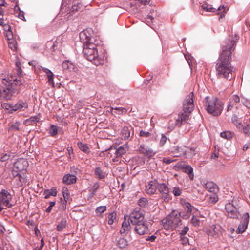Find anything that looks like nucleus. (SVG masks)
Here are the masks:
<instances>
[{
	"label": "nucleus",
	"mask_w": 250,
	"mask_h": 250,
	"mask_svg": "<svg viewBox=\"0 0 250 250\" xmlns=\"http://www.w3.org/2000/svg\"><path fill=\"white\" fill-rule=\"evenodd\" d=\"M235 42L229 40L222 47V52L216 65L218 78L231 80L234 76V68L231 66V54L234 50Z\"/></svg>",
	"instance_id": "f257e3e1"
},
{
	"label": "nucleus",
	"mask_w": 250,
	"mask_h": 250,
	"mask_svg": "<svg viewBox=\"0 0 250 250\" xmlns=\"http://www.w3.org/2000/svg\"><path fill=\"white\" fill-rule=\"evenodd\" d=\"M16 69L8 79L3 78L2 83L5 85V88L0 89V99L9 100L16 96L19 93L18 86L23 83L21 78L22 70L21 64L19 61L15 62Z\"/></svg>",
	"instance_id": "f03ea898"
},
{
	"label": "nucleus",
	"mask_w": 250,
	"mask_h": 250,
	"mask_svg": "<svg viewBox=\"0 0 250 250\" xmlns=\"http://www.w3.org/2000/svg\"><path fill=\"white\" fill-rule=\"evenodd\" d=\"M91 31L90 29L81 32L80 39L83 43V52L85 58L90 61H93L95 65H98L103 63V60L99 56L95 44L93 43L95 39L90 33Z\"/></svg>",
	"instance_id": "7ed1b4c3"
},
{
	"label": "nucleus",
	"mask_w": 250,
	"mask_h": 250,
	"mask_svg": "<svg viewBox=\"0 0 250 250\" xmlns=\"http://www.w3.org/2000/svg\"><path fill=\"white\" fill-rule=\"evenodd\" d=\"M193 96V93L191 92L186 97L183 102V111L179 114L178 118L175 121L176 126H180L188 121L190 114L194 108Z\"/></svg>",
	"instance_id": "20e7f679"
},
{
	"label": "nucleus",
	"mask_w": 250,
	"mask_h": 250,
	"mask_svg": "<svg viewBox=\"0 0 250 250\" xmlns=\"http://www.w3.org/2000/svg\"><path fill=\"white\" fill-rule=\"evenodd\" d=\"M205 107L207 111L213 116L221 114L223 109V103L216 97H206L204 99Z\"/></svg>",
	"instance_id": "39448f33"
},
{
	"label": "nucleus",
	"mask_w": 250,
	"mask_h": 250,
	"mask_svg": "<svg viewBox=\"0 0 250 250\" xmlns=\"http://www.w3.org/2000/svg\"><path fill=\"white\" fill-rule=\"evenodd\" d=\"M182 215L178 211H172L168 216L162 220L163 226L166 230H173L182 225Z\"/></svg>",
	"instance_id": "423d86ee"
},
{
	"label": "nucleus",
	"mask_w": 250,
	"mask_h": 250,
	"mask_svg": "<svg viewBox=\"0 0 250 250\" xmlns=\"http://www.w3.org/2000/svg\"><path fill=\"white\" fill-rule=\"evenodd\" d=\"M144 219L145 214L143 210L138 208H134L131 211L128 218L133 225L143 221Z\"/></svg>",
	"instance_id": "0eeeda50"
},
{
	"label": "nucleus",
	"mask_w": 250,
	"mask_h": 250,
	"mask_svg": "<svg viewBox=\"0 0 250 250\" xmlns=\"http://www.w3.org/2000/svg\"><path fill=\"white\" fill-rule=\"evenodd\" d=\"M239 207L234 206L232 203H228L225 206V210L228 216L232 218H238L240 213L238 211Z\"/></svg>",
	"instance_id": "6e6552de"
},
{
	"label": "nucleus",
	"mask_w": 250,
	"mask_h": 250,
	"mask_svg": "<svg viewBox=\"0 0 250 250\" xmlns=\"http://www.w3.org/2000/svg\"><path fill=\"white\" fill-rule=\"evenodd\" d=\"M223 232V229L220 225H213L206 229L208 235L214 237H219Z\"/></svg>",
	"instance_id": "1a4fd4ad"
},
{
	"label": "nucleus",
	"mask_w": 250,
	"mask_h": 250,
	"mask_svg": "<svg viewBox=\"0 0 250 250\" xmlns=\"http://www.w3.org/2000/svg\"><path fill=\"white\" fill-rule=\"evenodd\" d=\"M12 198V195L7 190L2 189L0 192V202L8 208H11L13 206V205L10 203Z\"/></svg>",
	"instance_id": "9d476101"
},
{
	"label": "nucleus",
	"mask_w": 250,
	"mask_h": 250,
	"mask_svg": "<svg viewBox=\"0 0 250 250\" xmlns=\"http://www.w3.org/2000/svg\"><path fill=\"white\" fill-rule=\"evenodd\" d=\"M134 225H135L134 230L139 235H144L149 232L148 225L146 221H143Z\"/></svg>",
	"instance_id": "9b49d317"
},
{
	"label": "nucleus",
	"mask_w": 250,
	"mask_h": 250,
	"mask_svg": "<svg viewBox=\"0 0 250 250\" xmlns=\"http://www.w3.org/2000/svg\"><path fill=\"white\" fill-rule=\"evenodd\" d=\"M240 104V99L237 95H232L229 100L227 108V112L232 111L234 109L238 108Z\"/></svg>",
	"instance_id": "f8f14e48"
},
{
	"label": "nucleus",
	"mask_w": 250,
	"mask_h": 250,
	"mask_svg": "<svg viewBox=\"0 0 250 250\" xmlns=\"http://www.w3.org/2000/svg\"><path fill=\"white\" fill-rule=\"evenodd\" d=\"M202 9L207 12H215L216 11H220L218 14H220V18H222L225 16V8L224 6H219L217 9L213 7L211 5H209L207 3H203L201 5Z\"/></svg>",
	"instance_id": "ddd939ff"
},
{
	"label": "nucleus",
	"mask_w": 250,
	"mask_h": 250,
	"mask_svg": "<svg viewBox=\"0 0 250 250\" xmlns=\"http://www.w3.org/2000/svg\"><path fill=\"white\" fill-rule=\"evenodd\" d=\"M181 204L182 205L185 210L187 211L186 213L184 212H180L179 213L182 215V217L184 219H188L190 217L192 210V207L191 204L185 200L181 201Z\"/></svg>",
	"instance_id": "4468645a"
},
{
	"label": "nucleus",
	"mask_w": 250,
	"mask_h": 250,
	"mask_svg": "<svg viewBox=\"0 0 250 250\" xmlns=\"http://www.w3.org/2000/svg\"><path fill=\"white\" fill-rule=\"evenodd\" d=\"M249 215L248 213H245L243 215V220L239 225L236 233L240 234L245 231L247 228L249 222Z\"/></svg>",
	"instance_id": "2eb2a0df"
},
{
	"label": "nucleus",
	"mask_w": 250,
	"mask_h": 250,
	"mask_svg": "<svg viewBox=\"0 0 250 250\" xmlns=\"http://www.w3.org/2000/svg\"><path fill=\"white\" fill-rule=\"evenodd\" d=\"M158 187V182L156 180L150 181L146 186V191L150 195L155 193Z\"/></svg>",
	"instance_id": "dca6fc26"
},
{
	"label": "nucleus",
	"mask_w": 250,
	"mask_h": 250,
	"mask_svg": "<svg viewBox=\"0 0 250 250\" xmlns=\"http://www.w3.org/2000/svg\"><path fill=\"white\" fill-rule=\"evenodd\" d=\"M28 166V161L23 158L20 159L15 163V167L20 171L26 169Z\"/></svg>",
	"instance_id": "f3484780"
},
{
	"label": "nucleus",
	"mask_w": 250,
	"mask_h": 250,
	"mask_svg": "<svg viewBox=\"0 0 250 250\" xmlns=\"http://www.w3.org/2000/svg\"><path fill=\"white\" fill-rule=\"evenodd\" d=\"M28 107V104L26 102L20 100L15 104H13V109L12 110L14 111L18 110H24Z\"/></svg>",
	"instance_id": "a211bd4d"
},
{
	"label": "nucleus",
	"mask_w": 250,
	"mask_h": 250,
	"mask_svg": "<svg viewBox=\"0 0 250 250\" xmlns=\"http://www.w3.org/2000/svg\"><path fill=\"white\" fill-rule=\"evenodd\" d=\"M181 168L184 172L188 175L190 180H192L194 178V173L193 168L189 165L184 164L182 165Z\"/></svg>",
	"instance_id": "6ab92c4d"
},
{
	"label": "nucleus",
	"mask_w": 250,
	"mask_h": 250,
	"mask_svg": "<svg viewBox=\"0 0 250 250\" xmlns=\"http://www.w3.org/2000/svg\"><path fill=\"white\" fill-rule=\"evenodd\" d=\"M128 150L127 145L125 144L120 146L116 149L114 154L116 157H120L125 154Z\"/></svg>",
	"instance_id": "aec40b11"
},
{
	"label": "nucleus",
	"mask_w": 250,
	"mask_h": 250,
	"mask_svg": "<svg viewBox=\"0 0 250 250\" xmlns=\"http://www.w3.org/2000/svg\"><path fill=\"white\" fill-rule=\"evenodd\" d=\"M127 217H128L127 215L124 216L125 220L123 222L122 228L120 230V232L122 234L126 233L130 230L131 228L129 221H126Z\"/></svg>",
	"instance_id": "412c9836"
},
{
	"label": "nucleus",
	"mask_w": 250,
	"mask_h": 250,
	"mask_svg": "<svg viewBox=\"0 0 250 250\" xmlns=\"http://www.w3.org/2000/svg\"><path fill=\"white\" fill-rule=\"evenodd\" d=\"M62 67L64 69H67L70 71H75L76 69L75 65L68 60L63 62Z\"/></svg>",
	"instance_id": "4be33fe9"
},
{
	"label": "nucleus",
	"mask_w": 250,
	"mask_h": 250,
	"mask_svg": "<svg viewBox=\"0 0 250 250\" xmlns=\"http://www.w3.org/2000/svg\"><path fill=\"white\" fill-rule=\"evenodd\" d=\"M76 177L75 175L68 174L64 176L63 182L67 185H70L76 182Z\"/></svg>",
	"instance_id": "5701e85b"
},
{
	"label": "nucleus",
	"mask_w": 250,
	"mask_h": 250,
	"mask_svg": "<svg viewBox=\"0 0 250 250\" xmlns=\"http://www.w3.org/2000/svg\"><path fill=\"white\" fill-rule=\"evenodd\" d=\"M110 112L113 115L116 114H124L127 112V110L122 107H110Z\"/></svg>",
	"instance_id": "b1692460"
},
{
	"label": "nucleus",
	"mask_w": 250,
	"mask_h": 250,
	"mask_svg": "<svg viewBox=\"0 0 250 250\" xmlns=\"http://www.w3.org/2000/svg\"><path fill=\"white\" fill-rule=\"evenodd\" d=\"M161 194L169 193V190L168 187L166 184L158 183L157 188Z\"/></svg>",
	"instance_id": "393cba45"
},
{
	"label": "nucleus",
	"mask_w": 250,
	"mask_h": 250,
	"mask_svg": "<svg viewBox=\"0 0 250 250\" xmlns=\"http://www.w3.org/2000/svg\"><path fill=\"white\" fill-rule=\"evenodd\" d=\"M42 70L45 72L47 76L48 81L50 84H54V77L53 73L48 69L42 67Z\"/></svg>",
	"instance_id": "a878e982"
},
{
	"label": "nucleus",
	"mask_w": 250,
	"mask_h": 250,
	"mask_svg": "<svg viewBox=\"0 0 250 250\" xmlns=\"http://www.w3.org/2000/svg\"><path fill=\"white\" fill-rule=\"evenodd\" d=\"M204 188L210 192H215L217 190L216 185L213 183L210 182L205 184Z\"/></svg>",
	"instance_id": "bb28decb"
},
{
	"label": "nucleus",
	"mask_w": 250,
	"mask_h": 250,
	"mask_svg": "<svg viewBox=\"0 0 250 250\" xmlns=\"http://www.w3.org/2000/svg\"><path fill=\"white\" fill-rule=\"evenodd\" d=\"M231 122L235 125L238 129H239L242 125L241 119L239 118L235 114H233L232 115L231 118Z\"/></svg>",
	"instance_id": "cd10ccee"
},
{
	"label": "nucleus",
	"mask_w": 250,
	"mask_h": 250,
	"mask_svg": "<svg viewBox=\"0 0 250 250\" xmlns=\"http://www.w3.org/2000/svg\"><path fill=\"white\" fill-rule=\"evenodd\" d=\"M238 130L247 135H250V124L246 125H242Z\"/></svg>",
	"instance_id": "c85d7f7f"
},
{
	"label": "nucleus",
	"mask_w": 250,
	"mask_h": 250,
	"mask_svg": "<svg viewBox=\"0 0 250 250\" xmlns=\"http://www.w3.org/2000/svg\"><path fill=\"white\" fill-rule=\"evenodd\" d=\"M44 195L46 199L48 198L51 195L56 196L57 195V191L55 189L46 190L44 192Z\"/></svg>",
	"instance_id": "c756f323"
},
{
	"label": "nucleus",
	"mask_w": 250,
	"mask_h": 250,
	"mask_svg": "<svg viewBox=\"0 0 250 250\" xmlns=\"http://www.w3.org/2000/svg\"><path fill=\"white\" fill-rule=\"evenodd\" d=\"M77 145L81 150L86 153H89L90 150L87 145L83 144L81 142H78Z\"/></svg>",
	"instance_id": "7c9ffc66"
},
{
	"label": "nucleus",
	"mask_w": 250,
	"mask_h": 250,
	"mask_svg": "<svg viewBox=\"0 0 250 250\" xmlns=\"http://www.w3.org/2000/svg\"><path fill=\"white\" fill-rule=\"evenodd\" d=\"M66 222L65 219H62L57 226V230L59 231H62L66 227Z\"/></svg>",
	"instance_id": "2f4dec72"
},
{
	"label": "nucleus",
	"mask_w": 250,
	"mask_h": 250,
	"mask_svg": "<svg viewBox=\"0 0 250 250\" xmlns=\"http://www.w3.org/2000/svg\"><path fill=\"white\" fill-rule=\"evenodd\" d=\"M58 131V126L54 125H52L49 130V133L51 136H55L57 135Z\"/></svg>",
	"instance_id": "473e14b6"
},
{
	"label": "nucleus",
	"mask_w": 250,
	"mask_h": 250,
	"mask_svg": "<svg viewBox=\"0 0 250 250\" xmlns=\"http://www.w3.org/2000/svg\"><path fill=\"white\" fill-rule=\"evenodd\" d=\"M117 245L119 248H125L127 245V241L124 238H120L118 241Z\"/></svg>",
	"instance_id": "72a5a7b5"
},
{
	"label": "nucleus",
	"mask_w": 250,
	"mask_h": 250,
	"mask_svg": "<svg viewBox=\"0 0 250 250\" xmlns=\"http://www.w3.org/2000/svg\"><path fill=\"white\" fill-rule=\"evenodd\" d=\"M116 218V213L115 212H111L108 216V224L112 225Z\"/></svg>",
	"instance_id": "f704fd0d"
},
{
	"label": "nucleus",
	"mask_w": 250,
	"mask_h": 250,
	"mask_svg": "<svg viewBox=\"0 0 250 250\" xmlns=\"http://www.w3.org/2000/svg\"><path fill=\"white\" fill-rule=\"evenodd\" d=\"M95 173L96 176H98L99 179H103L105 175L102 171L100 167H96L95 170Z\"/></svg>",
	"instance_id": "c9c22d12"
},
{
	"label": "nucleus",
	"mask_w": 250,
	"mask_h": 250,
	"mask_svg": "<svg viewBox=\"0 0 250 250\" xmlns=\"http://www.w3.org/2000/svg\"><path fill=\"white\" fill-rule=\"evenodd\" d=\"M122 133L125 139H128L130 136V131L127 127H123Z\"/></svg>",
	"instance_id": "e433bc0d"
},
{
	"label": "nucleus",
	"mask_w": 250,
	"mask_h": 250,
	"mask_svg": "<svg viewBox=\"0 0 250 250\" xmlns=\"http://www.w3.org/2000/svg\"><path fill=\"white\" fill-rule=\"evenodd\" d=\"M182 192V189L179 187H174L173 188L172 193L175 196H180Z\"/></svg>",
	"instance_id": "4c0bfd02"
},
{
	"label": "nucleus",
	"mask_w": 250,
	"mask_h": 250,
	"mask_svg": "<svg viewBox=\"0 0 250 250\" xmlns=\"http://www.w3.org/2000/svg\"><path fill=\"white\" fill-rule=\"evenodd\" d=\"M185 154L188 156H191L195 154V149L194 148H187L185 151Z\"/></svg>",
	"instance_id": "58836bf2"
},
{
	"label": "nucleus",
	"mask_w": 250,
	"mask_h": 250,
	"mask_svg": "<svg viewBox=\"0 0 250 250\" xmlns=\"http://www.w3.org/2000/svg\"><path fill=\"white\" fill-rule=\"evenodd\" d=\"M8 46L13 50H15L17 49V43L15 40L9 41L8 42Z\"/></svg>",
	"instance_id": "ea45409f"
},
{
	"label": "nucleus",
	"mask_w": 250,
	"mask_h": 250,
	"mask_svg": "<svg viewBox=\"0 0 250 250\" xmlns=\"http://www.w3.org/2000/svg\"><path fill=\"white\" fill-rule=\"evenodd\" d=\"M106 210V206H101L98 207L96 209V213L101 214L102 213L104 212Z\"/></svg>",
	"instance_id": "a19ab883"
},
{
	"label": "nucleus",
	"mask_w": 250,
	"mask_h": 250,
	"mask_svg": "<svg viewBox=\"0 0 250 250\" xmlns=\"http://www.w3.org/2000/svg\"><path fill=\"white\" fill-rule=\"evenodd\" d=\"M62 193H63V198H64L65 201L66 202L67 201V200L68 199L69 196L68 190L66 188H63Z\"/></svg>",
	"instance_id": "79ce46f5"
},
{
	"label": "nucleus",
	"mask_w": 250,
	"mask_h": 250,
	"mask_svg": "<svg viewBox=\"0 0 250 250\" xmlns=\"http://www.w3.org/2000/svg\"><path fill=\"white\" fill-rule=\"evenodd\" d=\"M2 107L9 111V113H13V111L12 110L13 109V104H4L2 105Z\"/></svg>",
	"instance_id": "37998d69"
},
{
	"label": "nucleus",
	"mask_w": 250,
	"mask_h": 250,
	"mask_svg": "<svg viewBox=\"0 0 250 250\" xmlns=\"http://www.w3.org/2000/svg\"><path fill=\"white\" fill-rule=\"evenodd\" d=\"M218 200V197L215 193H212L210 195L209 202L210 203H215Z\"/></svg>",
	"instance_id": "c03bdc74"
},
{
	"label": "nucleus",
	"mask_w": 250,
	"mask_h": 250,
	"mask_svg": "<svg viewBox=\"0 0 250 250\" xmlns=\"http://www.w3.org/2000/svg\"><path fill=\"white\" fill-rule=\"evenodd\" d=\"M147 200L145 198H142L138 201V205L141 207H144L147 204Z\"/></svg>",
	"instance_id": "a18cd8bd"
},
{
	"label": "nucleus",
	"mask_w": 250,
	"mask_h": 250,
	"mask_svg": "<svg viewBox=\"0 0 250 250\" xmlns=\"http://www.w3.org/2000/svg\"><path fill=\"white\" fill-rule=\"evenodd\" d=\"M191 223L195 226L199 225L200 220L197 216H193L191 220Z\"/></svg>",
	"instance_id": "49530a36"
},
{
	"label": "nucleus",
	"mask_w": 250,
	"mask_h": 250,
	"mask_svg": "<svg viewBox=\"0 0 250 250\" xmlns=\"http://www.w3.org/2000/svg\"><path fill=\"white\" fill-rule=\"evenodd\" d=\"M155 153L156 152L148 147L145 155L148 157H152L155 154Z\"/></svg>",
	"instance_id": "de8ad7c7"
},
{
	"label": "nucleus",
	"mask_w": 250,
	"mask_h": 250,
	"mask_svg": "<svg viewBox=\"0 0 250 250\" xmlns=\"http://www.w3.org/2000/svg\"><path fill=\"white\" fill-rule=\"evenodd\" d=\"M241 101L244 105L248 108L250 109V100L247 99H242Z\"/></svg>",
	"instance_id": "09e8293b"
},
{
	"label": "nucleus",
	"mask_w": 250,
	"mask_h": 250,
	"mask_svg": "<svg viewBox=\"0 0 250 250\" xmlns=\"http://www.w3.org/2000/svg\"><path fill=\"white\" fill-rule=\"evenodd\" d=\"M10 157V155L7 153L2 154L0 156V161H1L2 162H5V161L8 160L9 159Z\"/></svg>",
	"instance_id": "8fccbe9b"
},
{
	"label": "nucleus",
	"mask_w": 250,
	"mask_h": 250,
	"mask_svg": "<svg viewBox=\"0 0 250 250\" xmlns=\"http://www.w3.org/2000/svg\"><path fill=\"white\" fill-rule=\"evenodd\" d=\"M148 148V146H146L145 145H142L139 147V151L141 153L145 154L146 153Z\"/></svg>",
	"instance_id": "3c124183"
},
{
	"label": "nucleus",
	"mask_w": 250,
	"mask_h": 250,
	"mask_svg": "<svg viewBox=\"0 0 250 250\" xmlns=\"http://www.w3.org/2000/svg\"><path fill=\"white\" fill-rule=\"evenodd\" d=\"M220 136L222 138L229 139L231 137V134L229 132L224 131L220 133Z\"/></svg>",
	"instance_id": "603ef678"
},
{
	"label": "nucleus",
	"mask_w": 250,
	"mask_h": 250,
	"mask_svg": "<svg viewBox=\"0 0 250 250\" xmlns=\"http://www.w3.org/2000/svg\"><path fill=\"white\" fill-rule=\"evenodd\" d=\"M188 230H189L188 227L187 226H185L183 228L182 230H177L179 231L180 232V234L181 235H184L188 232Z\"/></svg>",
	"instance_id": "864d4df0"
},
{
	"label": "nucleus",
	"mask_w": 250,
	"mask_h": 250,
	"mask_svg": "<svg viewBox=\"0 0 250 250\" xmlns=\"http://www.w3.org/2000/svg\"><path fill=\"white\" fill-rule=\"evenodd\" d=\"M151 134L149 132L141 130L140 132V135L141 137H148L150 136Z\"/></svg>",
	"instance_id": "5fc2aeb1"
},
{
	"label": "nucleus",
	"mask_w": 250,
	"mask_h": 250,
	"mask_svg": "<svg viewBox=\"0 0 250 250\" xmlns=\"http://www.w3.org/2000/svg\"><path fill=\"white\" fill-rule=\"evenodd\" d=\"M166 141H167V137L166 136V135L164 134H162L160 141V145L161 146H163L166 142Z\"/></svg>",
	"instance_id": "6e6d98bb"
},
{
	"label": "nucleus",
	"mask_w": 250,
	"mask_h": 250,
	"mask_svg": "<svg viewBox=\"0 0 250 250\" xmlns=\"http://www.w3.org/2000/svg\"><path fill=\"white\" fill-rule=\"evenodd\" d=\"M162 197L165 202H167L170 199L169 193L162 194Z\"/></svg>",
	"instance_id": "4d7b16f0"
},
{
	"label": "nucleus",
	"mask_w": 250,
	"mask_h": 250,
	"mask_svg": "<svg viewBox=\"0 0 250 250\" xmlns=\"http://www.w3.org/2000/svg\"><path fill=\"white\" fill-rule=\"evenodd\" d=\"M55 205V201H51L50 202V205L46 209V212H50L52 209V207Z\"/></svg>",
	"instance_id": "13d9d810"
},
{
	"label": "nucleus",
	"mask_w": 250,
	"mask_h": 250,
	"mask_svg": "<svg viewBox=\"0 0 250 250\" xmlns=\"http://www.w3.org/2000/svg\"><path fill=\"white\" fill-rule=\"evenodd\" d=\"M5 36L7 37V39L10 41L13 38V34L12 31H9L8 32H5Z\"/></svg>",
	"instance_id": "bf43d9fd"
},
{
	"label": "nucleus",
	"mask_w": 250,
	"mask_h": 250,
	"mask_svg": "<svg viewBox=\"0 0 250 250\" xmlns=\"http://www.w3.org/2000/svg\"><path fill=\"white\" fill-rule=\"evenodd\" d=\"M156 239V237L154 235H152L150 236H148L146 238V240L148 241L154 242Z\"/></svg>",
	"instance_id": "052dcab7"
},
{
	"label": "nucleus",
	"mask_w": 250,
	"mask_h": 250,
	"mask_svg": "<svg viewBox=\"0 0 250 250\" xmlns=\"http://www.w3.org/2000/svg\"><path fill=\"white\" fill-rule=\"evenodd\" d=\"M16 14H17V16L19 18L21 19V20H23V19H24V13L23 11H20Z\"/></svg>",
	"instance_id": "680f3d73"
},
{
	"label": "nucleus",
	"mask_w": 250,
	"mask_h": 250,
	"mask_svg": "<svg viewBox=\"0 0 250 250\" xmlns=\"http://www.w3.org/2000/svg\"><path fill=\"white\" fill-rule=\"evenodd\" d=\"M3 27L5 32H8L9 31H11V27L8 24L5 23Z\"/></svg>",
	"instance_id": "e2e57ef3"
},
{
	"label": "nucleus",
	"mask_w": 250,
	"mask_h": 250,
	"mask_svg": "<svg viewBox=\"0 0 250 250\" xmlns=\"http://www.w3.org/2000/svg\"><path fill=\"white\" fill-rule=\"evenodd\" d=\"M173 161V160H171L170 159L166 158L163 159V162L167 164H169L171 163Z\"/></svg>",
	"instance_id": "0e129e2a"
},
{
	"label": "nucleus",
	"mask_w": 250,
	"mask_h": 250,
	"mask_svg": "<svg viewBox=\"0 0 250 250\" xmlns=\"http://www.w3.org/2000/svg\"><path fill=\"white\" fill-rule=\"evenodd\" d=\"M250 147V143H248L244 145L243 147V150L244 151L247 150L248 148Z\"/></svg>",
	"instance_id": "69168bd1"
},
{
	"label": "nucleus",
	"mask_w": 250,
	"mask_h": 250,
	"mask_svg": "<svg viewBox=\"0 0 250 250\" xmlns=\"http://www.w3.org/2000/svg\"><path fill=\"white\" fill-rule=\"evenodd\" d=\"M11 128L12 129H16V130H19V124L18 123H16L15 124H13L11 126Z\"/></svg>",
	"instance_id": "338daca9"
},
{
	"label": "nucleus",
	"mask_w": 250,
	"mask_h": 250,
	"mask_svg": "<svg viewBox=\"0 0 250 250\" xmlns=\"http://www.w3.org/2000/svg\"><path fill=\"white\" fill-rule=\"evenodd\" d=\"M28 120L30 121L35 122L38 121V119L37 117L34 116L30 117L29 119L27 120V121Z\"/></svg>",
	"instance_id": "774afa93"
}]
</instances>
